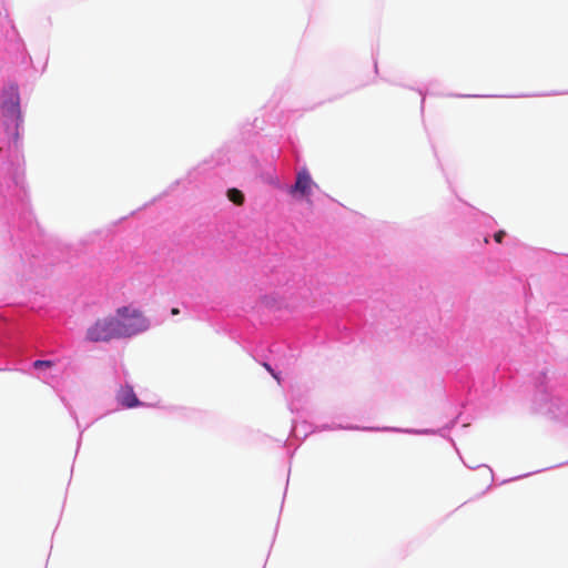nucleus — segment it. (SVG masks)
Listing matches in <instances>:
<instances>
[{
  "mask_svg": "<svg viewBox=\"0 0 568 568\" xmlns=\"http://www.w3.org/2000/svg\"><path fill=\"white\" fill-rule=\"evenodd\" d=\"M313 187L317 184L313 181L306 168L297 171L295 182L286 187V192L295 199H307L312 195Z\"/></svg>",
  "mask_w": 568,
  "mask_h": 568,
  "instance_id": "nucleus-5",
  "label": "nucleus"
},
{
  "mask_svg": "<svg viewBox=\"0 0 568 568\" xmlns=\"http://www.w3.org/2000/svg\"><path fill=\"white\" fill-rule=\"evenodd\" d=\"M538 471H539V470H537L536 473H538ZM534 473H535V471H531V473H528V474H525V475H518V476H516V477H514V478H511V479H506V480H504V481H503V484L508 483V481H511V480H516V479H519V478H524V477L529 476V475H531V474H534Z\"/></svg>",
  "mask_w": 568,
  "mask_h": 568,
  "instance_id": "nucleus-16",
  "label": "nucleus"
},
{
  "mask_svg": "<svg viewBox=\"0 0 568 568\" xmlns=\"http://www.w3.org/2000/svg\"><path fill=\"white\" fill-rule=\"evenodd\" d=\"M54 260H57V261H59V262L61 261V258H60L59 256H55V257H53L52 260H49V262H53Z\"/></svg>",
  "mask_w": 568,
  "mask_h": 568,
  "instance_id": "nucleus-21",
  "label": "nucleus"
},
{
  "mask_svg": "<svg viewBox=\"0 0 568 568\" xmlns=\"http://www.w3.org/2000/svg\"><path fill=\"white\" fill-rule=\"evenodd\" d=\"M119 324L115 316L97 320L85 332V339L92 343L119 339Z\"/></svg>",
  "mask_w": 568,
  "mask_h": 568,
  "instance_id": "nucleus-4",
  "label": "nucleus"
},
{
  "mask_svg": "<svg viewBox=\"0 0 568 568\" xmlns=\"http://www.w3.org/2000/svg\"><path fill=\"white\" fill-rule=\"evenodd\" d=\"M506 235V232L505 231H498L494 234V240L496 243H501L504 236Z\"/></svg>",
  "mask_w": 568,
  "mask_h": 568,
  "instance_id": "nucleus-15",
  "label": "nucleus"
},
{
  "mask_svg": "<svg viewBox=\"0 0 568 568\" xmlns=\"http://www.w3.org/2000/svg\"><path fill=\"white\" fill-rule=\"evenodd\" d=\"M226 196L232 203L240 205L244 202V194L242 191L235 187H231L226 191Z\"/></svg>",
  "mask_w": 568,
  "mask_h": 568,
  "instance_id": "nucleus-10",
  "label": "nucleus"
},
{
  "mask_svg": "<svg viewBox=\"0 0 568 568\" xmlns=\"http://www.w3.org/2000/svg\"><path fill=\"white\" fill-rule=\"evenodd\" d=\"M291 434H292L294 437H296V438H298V437H300V436H298V433H297V427H296V426H293V427H292Z\"/></svg>",
  "mask_w": 568,
  "mask_h": 568,
  "instance_id": "nucleus-17",
  "label": "nucleus"
},
{
  "mask_svg": "<svg viewBox=\"0 0 568 568\" xmlns=\"http://www.w3.org/2000/svg\"><path fill=\"white\" fill-rule=\"evenodd\" d=\"M362 429V430H386V432H398V433H408V434H435L436 432L433 430V429H413V428H407V429H402V428H395V427H384V428H375V427H363V428H359L358 426H346V427H343L341 425L338 426H331V425H323L320 427L321 430H333V429Z\"/></svg>",
  "mask_w": 568,
  "mask_h": 568,
  "instance_id": "nucleus-7",
  "label": "nucleus"
},
{
  "mask_svg": "<svg viewBox=\"0 0 568 568\" xmlns=\"http://www.w3.org/2000/svg\"><path fill=\"white\" fill-rule=\"evenodd\" d=\"M534 405L540 414L568 424V402L548 390L546 372H540L536 379Z\"/></svg>",
  "mask_w": 568,
  "mask_h": 568,
  "instance_id": "nucleus-2",
  "label": "nucleus"
},
{
  "mask_svg": "<svg viewBox=\"0 0 568 568\" xmlns=\"http://www.w3.org/2000/svg\"><path fill=\"white\" fill-rule=\"evenodd\" d=\"M62 400H64V398H62ZM63 403H64L65 407L68 408L71 417L77 422V425L80 428V424L78 422V416H77L75 410L69 404H67L65 402H63Z\"/></svg>",
  "mask_w": 568,
  "mask_h": 568,
  "instance_id": "nucleus-13",
  "label": "nucleus"
},
{
  "mask_svg": "<svg viewBox=\"0 0 568 568\" xmlns=\"http://www.w3.org/2000/svg\"><path fill=\"white\" fill-rule=\"evenodd\" d=\"M116 400L124 408H135L143 405L130 385H125L119 390Z\"/></svg>",
  "mask_w": 568,
  "mask_h": 568,
  "instance_id": "nucleus-8",
  "label": "nucleus"
},
{
  "mask_svg": "<svg viewBox=\"0 0 568 568\" xmlns=\"http://www.w3.org/2000/svg\"><path fill=\"white\" fill-rule=\"evenodd\" d=\"M307 435H308V432L305 430L304 434H303V438H305Z\"/></svg>",
  "mask_w": 568,
  "mask_h": 568,
  "instance_id": "nucleus-22",
  "label": "nucleus"
},
{
  "mask_svg": "<svg viewBox=\"0 0 568 568\" xmlns=\"http://www.w3.org/2000/svg\"><path fill=\"white\" fill-rule=\"evenodd\" d=\"M179 313H180V310H179V308H176V307H173V308L171 310V314H172V315H178Z\"/></svg>",
  "mask_w": 568,
  "mask_h": 568,
  "instance_id": "nucleus-19",
  "label": "nucleus"
},
{
  "mask_svg": "<svg viewBox=\"0 0 568 568\" xmlns=\"http://www.w3.org/2000/svg\"><path fill=\"white\" fill-rule=\"evenodd\" d=\"M120 338L132 337L149 329L150 322L138 308L122 306L116 310Z\"/></svg>",
  "mask_w": 568,
  "mask_h": 568,
  "instance_id": "nucleus-3",
  "label": "nucleus"
},
{
  "mask_svg": "<svg viewBox=\"0 0 568 568\" xmlns=\"http://www.w3.org/2000/svg\"><path fill=\"white\" fill-rule=\"evenodd\" d=\"M0 221L19 252L14 272L21 281L47 275L42 270L39 242L42 234L34 222L24 182L21 131L23 115L19 87L4 85L0 91Z\"/></svg>",
  "mask_w": 568,
  "mask_h": 568,
  "instance_id": "nucleus-1",
  "label": "nucleus"
},
{
  "mask_svg": "<svg viewBox=\"0 0 568 568\" xmlns=\"http://www.w3.org/2000/svg\"><path fill=\"white\" fill-rule=\"evenodd\" d=\"M465 97H466V98H469L470 95H469V94H466Z\"/></svg>",
  "mask_w": 568,
  "mask_h": 568,
  "instance_id": "nucleus-24",
  "label": "nucleus"
},
{
  "mask_svg": "<svg viewBox=\"0 0 568 568\" xmlns=\"http://www.w3.org/2000/svg\"><path fill=\"white\" fill-rule=\"evenodd\" d=\"M271 184L280 190H286V187L288 186L284 185L277 176L271 180Z\"/></svg>",
  "mask_w": 568,
  "mask_h": 568,
  "instance_id": "nucleus-12",
  "label": "nucleus"
},
{
  "mask_svg": "<svg viewBox=\"0 0 568 568\" xmlns=\"http://www.w3.org/2000/svg\"><path fill=\"white\" fill-rule=\"evenodd\" d=\"M263 365H264V367H265V368L271 373V375H272V376H273L277 382H280L278 373H276V372L272 368V366H271L270 364L264 363Z\"/></svg>",
  "mask_w": 568,
  "mask_h": 568,
  "instance_id": "nucleus-14",
  "label": "nucleus"
},
{
  "mask_svg": "<svg viewBox=\"0 0 568 568\" xmlns=\"http://www.w3.org/2000/svg\"><path fill=\"white\" fill-rule=\"evenodd\" d=\"M419 94L422 95V110L424 109V103H425V93L419 90Z\"/></svg>",
  "mask_w": 568,
  "mask_h": 568,
  "instance_id": "nucleus-18",
  "label": "nucleus"
},
{
  "mask_svg": "<svg viewBox=\"0 0 568 568\" xmlns=\"http://www.w3.org/2000/svg\"><path fill=\"white\" fill-rule=\"evenodd\" d=\"M465 465H466L468 468H471V469H473V468H476L475 466L467 465L466 463H465Z\"/></svg>",
  "mask_w": 568,
  "mask_h": 568,
  "instance_id": "nucleus-23",
  "label": "nucleus"
},
{
  "mask_svg": "<svg viewBox=\"0 0 568 568\" xmlns=\"http://www.w3.org/2000/svg\"><path fill=\"white\" fill-rule=\"evenodd\" d=\"M53 365H54V362L51 359H36L32 363V367L37 371L47 369V368L52 367Z\"/></svg>",
  "mask_w": 568,
  "mask_h": 568,
  "instance_id": "nucleus-11",
  "label": "nucleus"
},
{
  "mask_svg": "<svg viewBox=\"0 0 568 568\" xmlns=\"http://www.w3.org/2000/svg\"><path fill=\"white\" fill-rule=\"evenodd\" d=\"M280 345L278 344H273L270 348V352L271 353H274L275 352V348L278 347Z\"/></svg>",
  "mask_w": 568,
  "mask_h": 568,
  "instance_id": "nucleus-20",
  "label": "nucleus"
},
{
  "mask_svg": "<svg viewBox=\"0 0 568 568\" xmlns=\"http://www.w3.org/2000/svg\"><path fill=\"white\" fill-rule=\"evenodd\" d=\"M261 303L265 307L272 308V310H280L282 307L287 306V303L285 302L284 297L281 296L278 293H272V294L262 296Z\"/></svg>",
  "mask_w": 568,
  "mask_h": 568,
  "instance_id": "nucleus-9",
  "label": "nucleus"
},
{
  "mask_svg": "<svg viewBox=\"0 0 568 568\" xmlns=\"http://www.w3.org/2000/svg\"><path fill=\"white\" fill-rule=\"evenodd\" d=\"M19 326L0 314V346L9 347L18 338Z\"/></svg>",
  "mask_w": 568,
  "mask_h": 568,
  "instance_id": "nucleus-6",
  "label": "nucleus"
}]
</instances>
